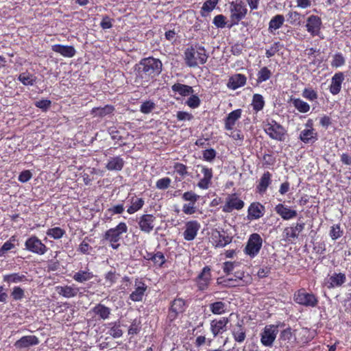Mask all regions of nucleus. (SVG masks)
Listing matches in <instances>:
<instances>
[{"label":"nucleus","mask_w":351,"mask_h":351,"mask_svg":"<svg viewBox=\"0 0 351 351\" xmlns=\"http://www.w3.org/2000/svg\"><path fill=\"white\" fill-rule=\"evenodd\" d=\"M264 206L260 203L254 202L248 208V216L251 219H258L263 215Z\"/></svg>","instance_id":"obj_26"},{"label":"nucleus","mask_w":351,"mask_h":351,"mask_svg":"<svg viewBox=\"0 0 351 351\" xmlns=\"http://www.w3.org/2000/svg\"><path fill=\"white\" fill-rule=\"evenodd\" d=\"M294 301L300 305L311 307L316 306L318 303L314 294L306 293L304 289H300L294 294Z\"/></svg>","instance_id":"obj_6"},{"label":"nucleus","mask_w":351,"mask_h":351,"mask_svg":"<svg viewBox=\"0 0 351 351\" xmlns=\"http://www.w3.org/2000/svg\"><path fill=\"white\" fill-rule=\"evenodd\" d=\"M302 15L296 11H289L287 14V22L292 25H300Z\"/></svg>","instance_id":"obj_37"},{"label":"nucleus","mask_w":351,"mask_h":351,"mask_svg":"<svg viewBox=\"0 0 351 351\" xmlns=\"http://www.w3.org/2000/svg\"><path fill=\"white\" fill-rule=\"evenodd\" d=\"M212 239L216 247H223L232 242V237L226 234L224 231L221 233L215 230L212 234Z\"/></svg>","instance_id":"obj_14"},{"label":"nucleus","mask_w":351,"mask_h":351,"mask_svg":"<svg viewBox=\"0 0 351 351\" xmlns=\"http://www.w3.org/2000/svg\"><path fill=\"white\" fill-rule=\"evenodd\" d=\"M92 311L103 320L107 319L111 313V309L101 304H97Z\"/></svg>","instance_id":"obj_27"},{"label":"nucleus","mask_w":351,"mask_h":351,"mask_svg":"<svg viewBox=\"0 0 351 351\" xmlns=\"http://www.w3.org/2000/svg\"><path fill=\"white\" fill-rule=\"evenodd\" d=\"M131 204L127 210L129 214H133L140 210L144 205V200L143 198H132Z\"/></svg>","instance_id":"obj_38"},{"label":"nucleus","mask_w":351,"mask_h":351,"mask_svg":"<svg viewBox=\"0 0 351 351\" xmlns=\"http://www.w3.org/2000/svg\"><path fill=\"white\" fill-rule=\"evenodd\" d=\"M199 197V196L193 191H187L182 195V199L184 201H189L190 202L195 203Z\"/></svg>","instance_id":"obj_58"},{"label":"nucleus","mask_w":351,"mask_h":351,"mask_svg":"<svg viewBox=\"0 0 351 351\" xmlns=\"http://www.w3.org/2000/svg\"><path fill=\"white\" fill-rule=\"evenodd\" d=\"M195 204V202H189V204H184L182 211L186 215H192L195 213L196 211Z\"/></svg>","instance_id":"obj_62"},{"label":"nucleus","mask_w":351,"mask_h":351,"mask_svg":"<svg viewBox=\"0 0 351 351\" xmlns=\"http://www.w3.org/2000/svg\"><path fill=\"white\" fill-rule=\"evenodd\" d=\"M128 231V227L124 222L119 223L115 228L108 230L104 234V239L110 243H117L121 235Z\"/></svg>","instance_id":"obj_9"},{"label":"nucleus","mask_w":351,"mask_h":351,"mask_svg":"<svg viewBox=\"0 0 351 351\" xmlns=\"http://www.w3.org/2000/svg\"><path fill=\"white\" fill-rule=\"evenodd\" d=\"M184 305L185 302L184 300H182V298H176L171 302L170 309L173 310V312H177L180 314L184 311Z\"/></svg>","instance_id":"obj_43"},{"label":"nucleus","mask_w":351,"mask_h":351,"mask_svg":"<svg viewBox=\"0 0 351 351\" xmlns=\"http://www.w3.org/2000/svg\"><path fill=\"white\" fill-rule=\"evenodd\" d=\"M57 290L60 295L67 298L76 296L79 292L78 288L71 286L58 287Z\"/></svg>","instance_id":"obj_29"},{"label":"nucleus","mask_w":351,"mask_h":351,"mask_svg":"<svg viewBox=\"0 0 351 351\" xmlns=\"http://www.w3.org/2000/svg\"><path fill=\"white\" fill-rule=\"evenodd\" d=\"M12 296L15 300H21L24 297V291L19 287H15L12 292Z\"/></svg>","instance_id":"obj_64"},{"label":"nucleus","mask_w":351,"mask_h":351,"mask_svg":"<svg viewBox=\"0 0 351 351\" xmlns=\"http://www.w3.org/2000/svg\"><path fill=\"white\" fill-rule=\"evenodd\" d=\"M114 110V108L112 106L106 105L104 107H98L93 108L91 113L94 116L103 117L107 114H111Z\"/></svg>","instance_id":"obj_35"},{"label":"nucleus","mask_w":351,"mask_h":351,"mask_svg":"<svg viewBox=\"0 0 351 351\" xmlns=\"http://www.w3.org/2000/svg\"><path fill=\"white\" fill-rule=\"evenodd\" d=\"M345 64V58L343 56V55L340 53H336L334 57L333 60L331 62V65L333 67H339Z\"/></svg>","instance_id":"obj_54"},{"label":"nucleus","mask_w":351,"mask_h":351,"mask_svg":"<svg viewBox=\"0 0 351 351\" xmlns=\"http://www.w3.org/2000/svg\"><path fill=\"white\" fill-rule=\"evenodd\" d=\"M3 280L8 282L17 283L27 280V278L25 275H20L19 274L14 273L4 276Z\"/></svg>","instance_id":"obj_44"},{"label":"nucleus","mask_w":351,"mask_h":351,"mask_svg":"<svg viewBox=\"0 0 351 351\" xmlns=\"http://www.w3.org/2000/svg\"><path fill=\"white\" fill-rule=\"evenodd\" d=\"M186 104L192 108H197L200 104V99L197 95H193L188 99Z\"/></svg>","instance_id":"obj_60"},{"label":"nucleus","mask_w":351,"mask_h":351,"mask_svg":"<svg viewBox=\"0 0 351 351\" xmlns=\"http://www.w3.org/2000/svg\"><path fill=\"white\" fill-rule=\"evenodd\" d=\"M279 43L278 42H276V43H274L271 47L269 49H267L266 50V56L267 58H271L272 56H274L276 52H278L279 51Z\"/></svg>","instance_id":"obj_63"},{"label":"nucleus","mask_w":351,"mask_h":351,"mask_svg":"<svg viewBox=\"0 0 351 351\" xmlns=\"http://www.w3.org/2000/svg\"><path fill=\"white\" fill-rule=\"evenodd\" d=\"M208 58V55L204 47L197 45L187 48L184 52L185 63L189 67H195L199 64H205Z\"/></svg>","instance_id":"obj_2"},{"label":"nucleus","mask_w":351,"mask_h":351,"mask_svg":"<svg viewBox=\"0 0 351 351\" xmlns=\"http://www.w3.org/2000/svg\"><path fill=\"white\" fill-rule=\"evenodd\" d=\"M216 156V152L214 149H206L203 152V158L208 162H211Z\"/></svg>","instance_id":"obj_61"},{"label":"nucleus","mask_w":351,"mask_h":351,"mask_svg":"<svg viewBox=\"0 0 351 351\" xmlns=\"http://www.w3.org/2000/svg\"><path fill=\"white\" fill-rule=\"evenodd\" d=\"M173 169L175 171L182 177L188 175L187 167L184 164L176 162L173 165Z\"/></svg>","instance_id":"obj_55"},{"label":"nucleus","mask_w":351,"mask_h":351,"mask_svg":"<svg viewBox=\"0 0 351 351\" xmlns=\"http://www.w3.org/2000/svg\"><path fill=\"white\" fill-rule=\"evenodd\" d=\"M285 21V17L283 15L278 14L273 17L269 22V29L276 30L279 29Z\"/></svg>","instance_id":"obj_40"},{"label":"nucleus","mask_w":351,"mask_h":351,"mask_svg":"<svg viewBox=\"0 0 351 351\" xmlns=\"http://www.w3.org/2000/svg\"><path fill=\"white\" fill-rule=\"evenodd\" d=\"M246 77L244 75L235 74L230 78L228 86L232 90H236L241 86H244L246 83Z\"/></svg>","instance_id":"obj_25"},{"label":"nucleus","mask_w":351,"mask_h":351,"mask_svg":"<svg viewBox=\"0 0 351 351\" xmlns=\"http://www.w3.org/2000/svg\"><path fill=\"white\" fill-rule=\"evenodd\" d=\"M40 343L38 338L35 335L23 336L14 343L16 348H27L30 346H36Z\"/></svg>","instance_id":"obj_16"},{"label":"nucleus","mask_w":351,"mask_h":351,"mask_svg":"<svg viewBox=\"0 0 351 351\" xmlns=\"http://www.w3.org/2000/svg\"><path fill=\"white\" fill-rule=\"evenodd\" d=\"M124 160L120 156L111 157L108 159L106 168L109 171H121L124 166Z\"/></svg>","instance_id":"obj_24"},{"label":"nucleus","mask_w":351,"mask_h":351,"mask_svg":"<svg viewBox=\"0 0 351 351\" xmlns=\"http://www.w3.org/2000/svg\"><path fill=\"white\" fill-rule=\"evenodd\" d=\"M209 307L213 314L221 315L226 312L227 305L223 302L218 301L210 304Z\"/></svg>","instance_id":"obj_33"},{"label":"nucleus","mask_w":351,"mask_h":351,"mask_svg":"<svg viewBox=\"0 0 351 351\" xmlns=\"http://www.w3.org/2000/svg\"><path fill=\"white\" fill-rule=\"evenodd\" d=\"M218 1H219V0H207L203 4L202 10L206 12H211L215 8V7L217 4Z\"/></svg>","instance_id":"obj_57"},{"label":"nucleus","mask_w":351,"mask_h":351,"mask_svg":"<svg viewBox=\"0 0 351 351\" xmlns=\"http://www.w3.org/2000/svg\"><path fill=\"white\" fill-rule=\"evenodd\" d=\"M271 71L267 67H263L258 73V82H263L269 80L271 77Z\"/></svg>","instance_id":"obj_48"},{"label":"nucleus","mask_w":351,"mask_h":351,"mask_svg":"<svg viewBox=\"0 0 351 351\" xmlns=\"http://www.w3.org/2000/svg\"><path fill=\"white\" fill-rule=\"evenodd\" d=\"M54 52L58 53L66 58H72L75 55L76 51L73 46L54 45L51 47Z\"/></svg>","instance_id":"obj_21"},{"label":"nucleus","mask_w":351,"mask_h":351,"mask_svg":"<svg viewBox=\"0 0 351 351\" xmlns=\"http://www.w3.org/2000/svg\"><path fill=\"white\" fill-rule=\"evenodd\" d=\"M283 234L287 241H291V239L298 238V233H295L293 227H287L284 229Z\"/></svg>","instance_id":"obj_53"},{"label":"nucleus","mask_w":351,"mask_h":351,"mask_svg":"<svg viewBox=\"0 0 351 351\" xmlns=\"http://www.w3.org/2000/svg\"><path fill=\"white\" fill-rule=\"evenodd\" d=\"M343 80L344 75L341 72L337 73L333 75L330 86V91L332 95H337L340 92Z\"/></svg>","instance_id":"obj_20"},{"label":"nucleus","mask_w":351,"mask_h":351,"mask_svg":"<svg viewBox=\"0 0 351 351\" xmlns=\"http://www.w3.org/2000/svg\"><path fill=\"white\" fill-rule=\"evenodd\" d=\"M300 139L305 143H314L317 138V133L313 128L304 130L300 132Z\"/></svg>","instance_id":"obj_30"},{"label":"nucleus","mask_w":351,"mask_h":351,"mask_svg":"<svg viewBox=\"0 0 351 351\" xmlns=\"http://www.w3.org/2000/svg\"><path fill=\"white\" fill-rule=\"evenodd\" d=\"M25 246L28 251L39 255L44 254L47 250L46 245L36 236L29 237L25 241Z\"/></svg>","instance_id":"obj_8"},{"label":"nucleus","mask_w":351,"mask_h":351,"mask_svg":"<svg viewBox=\"0 0 351 351\" xmlns=\"http://www.w3.org/2000/svg\"><path fill=\"white\" fill-rule=\"evenodd\" d=\"M156 107V104L151 100L144 101L141 106L140 110L143 114L150 113Z\"/></svg>","instance_id":"obj_49"},{"label":"nucleus","mask_w":351,"mask_h":351,"mask_svg":"<svg viewBox=\"0 0 351 351\" xmlns=\"http://www.w3.org/2000/svg\"><path fill=\"white\" fill-rule=\"evenodd\" d=\"M293 335L291 328H286L281 331L278 338L280 346L287 351L289 348L288 343L293 339Z\"/></svg>","instance_id":"obj_23"},{"label":"nucleus","mask_w":351,"mask_h":351,"mask_svg":"<svg viewBox=\"0 0 351 351\" xmlns=\"http://www.w3.org/2000/svg\"><path fill=\"white\" fill-rule=\"evenodd\" d=\"M162 66V62L159 59L152 57L143 58L136 65L137 77L148 82L161 73Z\"/></svg>","instance_id":"obj_1"},{"label":"nucleus","mask_w":351,"mask_h":351,"mask_svg":"<svg viewBox=\"0 0 351 351\" xmlns=\"http://www.w3.org/2000/svg\"><path fill=\"white\" fill-rule=\"evenodd\" d=\"M229 323V319L227 317H222L221 319L217 320L214 319L210 323V330L215 337L219 333H221L227 330L226 326Z\"/></svg>","instance_id":"obj_18"},{"label":"nucleus","mask_w":351,"mask_h":351,"mask_svg":"<svg viewBox=\"0 0 351 351\" xmlns=\"http://www.w3.org/2000/svg\"><path fill=\"white\" fill-rule=\"evenodd\" d=\"M346 281V276L344 274L339 273L334 274L330 276L328 283L330 284L328 288H333L335 287H340Z\"/></svg>","instance_id":"obj_28"},{"label":"nucleus","mask_w":351,"mask_h":351,"mask_svg":"<svg viewBox=\"0 0 351 351\" xmlns=\"http://www.w3.org/2000/svg\"><path fill=\"white\" fill-rule=\"evenodd\" d=\"M156 219V217L153 215H143L138 221L140 230L145 233H150L154 230Z\"/></svg>","instance_id":"obj_10"},{"label":"nucleus","mask_w":351,"mask_h":351,"mask_svg":"<svg viewBox=\"0 0 351 351\" xmlns=\"http://www.w3.org/2000/svg\"><path fill=\"white\" fill-rule=\"evenodd\" d=\"M171 180L169 178H163L159 179L156 183V187L160 190H165L169 187Z\"/></svg>","instance_id":"obj_51"},{"label":"nucleus","mask_w":351,"mask_h":351,"mask_svg":"<svg viewBox=\"0 0 351 351\" xmlns=\"http://www.w3.org/2000/svg\"><path fill=\"white\" fill-rule=\"evenodd\" d=\"M252 105L254 110L257 112L261 110L265 105L263 97L260 94H254Z\"/></svg>","instance_id":"obj_41"},{"label":"nucleus","mask_w":351,"mask_h":351,"mask_svg":"<svg viewBox=\"0 0 351 351\" xmlns=\"http://www.w3.org/2000/svg\"><path fill=\"white\" fill-rule=\"evenodd\" d=\"M241 112L242 110L241 109H237L228 114V117L225 119L226 130H232L233 129L236 121L241 118Z\"/></svg>","instance_id":"obj_22"},{"label":"nucleus","mask_w":351,"mask_h":351,"mask_svg":"<svg viewBox=\"0 0 351 351\" xmlns=\"http://www.w3.org/2000/svg\"><path fill=\"white\" fill-rule=\"evenodd\" d=\"M262 245L263 239L260 234L253 233L249 237L244 252L251 258H254L259 253Z\"/></svg>","instance_id":"obj_3"},{"label":"nucleus","mask_w":351,"mask_h":351,"mask_svg":"<svg viewBox=\"0 0 351 351\" xmlns=\"http://www.w3.org/2000/svg\"><path fill=\"white\" fill-rule=\"evenodd\" d=\"M276 213L284 220H289L297 216V211L292 210L283 204H278L274 208Z\"/></svg>","instance_id":"obj_19"},{"label":"nucleus","mask_w":351,"mask_h":351,"mask_svg":"<svg viewBox=\"0 0 351 351\" xmlns=\"http://www.w3.org/2000/svg\"><path fill=\"white\" fill-rule=\"evenodd\" d=\"M234 276L235 278H227L223 280V282L225 283L226 286L228 287H235L237 285H239V284H234L233 282H238L239 280H241L244 277V273L243 271H236L234 273Z\"/></svg>","instance_id":"obj_45"},{"label":"nucleus","mask_w":351,"mask_h":351,"mask_svg":"<svg viewBox=\"0 0 351 351\" xmlns=\"http://www.w3.org/2000/svg\"><path fill=\"white\" fill-rule=\"evenodd\" d=\"M267 134L272 139L283 141L286 134L285 129L276 121L272 120L267 123L264 128Z\"/></svg>","instance_id":"obj_4"},{"label":"nucleus","mask_w":351,"mask_h":351,"mask_svg":"<svg viewBox=\"0 0 351 351\" xmlns=\"http://www.w3.org/2000/svg\"><path fill=\"white\" fill-rule=\"evenodd\" d=\"M93 274L91 272H89L88 271L80 270L73 275V278L75 281L82 283L90 280L93 278Z\"/></svg>","instance_id":"obj_36"},{"label":"nucleus","mask_w":351,"mask_h":351,"mask_svg":"<svg viewBox=\"0 0 351 351\" xmlns=\"http://www.w3.org/2000/svg\"><path fill=\"white\" fill-rule=\"evenodd\" d=\"M230 19L231 25L230 27L234 25H237L239 22L245 17L247 13V8L245 5L241 1L239 3L232 2L230 5Z\"/></svg>","instance_id":"obj_7"},{"label":"nucleus","mask_w":351,"mask_h":351,"mask_svg":"<svg viewBox=\"0 0 351 351\" xmlns=\"http://www.w3.org/2000/svg\"><path fill=\"white\" fill-rule=\"evenodd\" d=\"M343 235L339 224L333 225L330 230V236L332 240H336Z\"/></svg>","instance_id":"obj_50"},{"label":"nucleus","mask_w":351,"mask_h":351,"mask_svg":"<svg viewBox=\"0 0 351 351\" xmlns=\"http://www.w3.org/2000/svg\"><path fill=\"white\" fill-rule=\"evenodd\" d=\"M244 206L243 200L239 199L237 195L232 194L226 199V202L223 206V211L225 213H231L234 209L241 210Z\"/></svg>","instance_id":"obj_11"},{"label":"nucleus","mask_w":351,"mask_h":351,"mask_svg":"<svg viewBox=\"0 0 351 351\" xmlns=\"http://www.w3.org/2000/svg\"><path fill=\"white\" fill-rule=\"evenodd\" d=\"M237 326V328L233 330L232 335L236 341L241 343L244 341L246 337L245 330L239 324H238Z\"/></svg>","instance_id":"obj_39"},{"label":"nucleus","mask_w":351,"mask_h":351,"mask_svg":"<svg viewBox=\"0 0 351 351\" xmlns=\"http://www.w3.org/2000/svg\"><path fill=\"white\" fill-rule=\"evenodd\" d=\"M213 24L218 28H223L226 25V17L222 14L215 16Z\"/></svg>","instance_id":"obj_59"},{"label":"nucleus","mask_w":351,"mask_h":351,"mask_svg":"<svg viewBox=\"0 0 351 351\" xmlns=\"http://www.w3.org/2000/svg\"><path fill=\"white\" fill-rule=\"evenodd\" d=\"M152 261L155 265L161 267L165 263L166 259L161 252H157L156 254H154Z\"/></svg>","instance_id":"obj_56"},{"label":"nucleus","mask_w":351,"mask_h":351,"mask_svg":"<svg viewBox=\"0 0 351 351\" xmlns=\"http://www.w3.org/2000/svg\"><path fill=\"white\" fill-rule=\"evenodd\" d=\"M302 96L310 101H314L318 97L317 93L315 90L312 88H307L304 89Z\"/></svg>","instance_id":"obj_52"},{"label":"nucleus","mask_w":351,"mask_h":351,"mask_svg":"<svg viewBox=\"0 0 351 351\" xmlns=\"http://www.w3.org/2000/svg\"><path fill=\"white\" fill-rule=\"evenodd\" d=\"M271 174L269 172H265L262 176L260 182L257 186V189L260 193H264L267 190L268 186L271 182Z\"/></svg>","instance_id":"obj_34"},{"label":"nucleus","mask_w":351,"mask_h":351,"mask_svg":"<svg viewBox=\"0 0 351 351\" xmlns=\"http://www.w3.org/2000/svg\"><path fill=\"white\" fill-rule=\"evenodd\" d=\"M65 234V231L60 227L50 228L47 231V234L54 239H59Z\"/></svg>","instance_id":"obj_46"},{"label":"nucleus","mask_w":351,"mask_h":351,"mask_svg":"<svg viewBox=\"0 0 351 351\" xmlns=\"http://www.w3.org/2000/svg\"><path fill=\"white\" fill-rule=\"evenodd\" d=\"M210 280V268L208 266H206L197 277L196 282L198 289L201 291L206 290L208 287Z\"/></svg>","instance_id":"obj_12"},{"label":"nucleus","mask_w":351,"mask_h":351,"mask_svg":"<svg viewBox=\"0 0 351 351\" xmlns=\"http://www.w3.org/2000/svg\"><path fill=\"white\" fill-rule=\"evenodd\" d=\"M200 228V224L196 221H190L186 223L184 238L186 241L193 240Z\"/></svg>","instance_id":"obj_17"},{"label":"nucleus","mask_w":351,"mask_h":351,"mask_svg":"<svg viewBox=\"0 0 351 351\" xmlns=\"http://www.w3.org/2000/svg\"><path fill=\"white\" fill-rule=\"evenodd\" d=\"M35 80V77L29 73H23L19 76V80L25 86L33 85Z\"/></svg>","instance_id":"obj_47"},{"label":"nucleus","mask_w":351,"mask_h":351,"mask_svg":"<svg viewBox=\"0 0 351 351\" xmlns=\"http://www.w3.org/2000/svg\"><path fill=\"white\" fill-rule=\"evenodd\" d=\"M322 25L321 19L315 15H311L306 20V29L312 36H319Z\"/></svg>","instance_id":"obj_13"},{"label":"nucleus","mask_w":351,"mask_h":351,"mask_svg":"<svg viewBox=\"0 0 351 351\" xmlns=\"http://www.w3.org/2000/svg\"><path fill=\"white\" fill-rule=\"evenodd\" d=\"M197 168L200 169L201 172L204 174V178H202L197 183V186L202 189H207L210 184L213 178V170L211 168H208L202 165H197Z\"/></svg>","instance_id":"obj_15"},{"label":"nucleus","mask_w":351,"mask_h":351,"mask_svg":"<svg viewBox=\"0 0 351 351\" xmlns=\"http://www.w3.org/2000/svg\"><path fill=\"white\" fill-rule=\"evenodd\" d=\"M173 92L178 93L182 96H188L193 93V89L191 86L176 83L171 86Z\"/></svg>","instance_id":"obj_31"},{"label":"nucleus","mask_w":351,"mask_h":351,"mask_svg":"<svg viewBox=\"0 0 351 351\" xmlns=\"http://www.w3.org/2000/svg\"><path fill=\"white\" fill-rule=\"evenodd\" d=\"M293 104L299 112L302 113L307 112L310 110V106L308 104L301 100L300 99H293Z\"/></svg>","instance_id":"obj_42"},{"label":"nucleus","mask_w":351,"mask_h":351,"mask_svg":"<svg viewBox=\"0 0 351 351\" xmlns=\"http://www.w3.org/2000/svg\"><path fill=\"white\" fill-rule=\"evenodd\" d=\"M278 333V326L269 324L265 326L261 333V342L267 347H271Z\"/></svg>","instance_id":"obj_5"},{"label":"nucleus","mask_w":351,"mask_h":351,"mask_svg":"<svg viewBox=\"0 0 351 351\" xmlns=\"http://www.w3.org/2000/svg\"><path fill=\"white\" fill-rule=\"evenodd\" d=\"M140 284L141 285H138L130 295V298L134 302L141 301L147 289V286L144 283L140 282Z\"/></svg>","instance_id":"obj_32"}]
</instances>
